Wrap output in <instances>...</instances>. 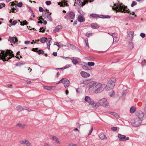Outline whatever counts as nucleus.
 Returning <instances> with one entry per match:
<instances>
[{
	"mask_svg": "<svg viewBox=\"0 0 146 146\" xmlns=\"http://www.w3.org/2000/svg\"><path fill=\"white\" fill-rule=\"evenodd\" d=\"M115 78L113 77L109 80L105 88V89L107 91H109L112 89L115 85Z\"/></svg>",
	"mask_w": 146,
	"mask_h": 146,
	"instance_id": "obj_3",
	"label": "nucleus"
},
{
	"mask_svg": "<svg viewBox=\"0 0 146 146\" xmlns=\"http://www.w3.org/2000/svg\"><path fill=\"white\" fill-rule=\"evenodd\" d=\"M90 16L91 17L93 18H108L110 19V18L111 17L110 16L108 15H98L95 14H90Z\"/></svg>",
	"mask_w": 146,
	"mask_h": 146,
	"instance_id": "obj_9",
	"label": "nucleus"
},
{
	"mask_svg": "<svg viewBox=\"0 0 146 146\" xmlns=\"http://www.w3.org/2000/svg\"><path fill=\"white\" fill-rule=\"evenodd\" d=\"M91 27L93 29H97L99 27V26L97 24L93 23L91 25Z\"/></svg>",
	"mask_w": 146,
	"mask_h": 146,
	"instance_id": "obj_26",
	"label": "nucleus"
},
{
	"mask_svg": "<svg viewBox=\"0 0 146 146\" xmlns=\"http://www.w3.org/2000/svg\"><path fill=\"white\" fill-rule=\"evenodd\" d=\"M18 8L17 7L16 5H15V7H11V9L12 10H15L17 11H18Z\"/></svg>",
	"mask_w": 146,
	"mask_h": 146,
	"instance_id": "obj_44",
	"label": "nucleus"
},
{
	"mask_svg": "<svg viewBox=\"0 0 146 146\" xmlns=\"http://www.w3.org/2000/svg\"><path fill=\"white\" fill-rule=\"evenodd\" d=\"M53 55L54 56H57V54L56 52H53Z\"/></svg>",
	"mask_w": 146,
	"mask_h": 146,
	"instance_id": "obj_64",
	"label": "nucleus"
},
{
	"mask_svg": "<svg viewBox=\"0 0 146 146\" xmlns=\"http://www.w3.org/2000/svg\"><path fill=\"white\" fill-rule=\"evenodd\" d=\"M39 11L40 12H42L44 10L41 7H39Z\"/></svg>",
	"mask_w": 146,
	"mask_h": 146,
	"instance_id": "obj_53",
	"label": "nucleus"
},
{
	"mask_svg": "<svg viewBox=\"0 0 146 146\" xmlns=\"http://www.w3.org/2000/svg\"><path fill=\"white\" fill-rule=\"evenodd\" d=\"M99 137L101 139H104L106 137V139H107V137H106V136L102 133H101L99 135Z\"/></svg>",
	"mask_w": 146,
	"mask_h": 146,
	"instance_id": "obj_23",
	"label": "nucleus"
},
{
	"mask_svg": "<svg viewBox=\"0 0 146 146\" xmlns=\"http://www.w3.org/2000/svg\"><path fill=\"white\" fill-rule=\"evenodd\" d=\"M58 5H60V6L61 7H63L64 6V4H63V3H58Z\"/></svg>",
	"mask_w": 146,
	"mask_h": 146,
	"instance_id": "obj_59",
	"label": "nucleus"
},
{
	"mask_svg": "<svg viewBox=\"0 0 146 146\" xmlns=\"http://www.w3.org/2000/svg\"><path fill=\"white\" fill-rule=\"evenodd\" d=\"M63 80H64V78H62L56 84H58L60 83H62V82H63Z\"/></svg>",
	"mask_w": 146,
	"mask_h": 146,
	"instance_id": "obj_54",
	"label": "nucleus"
},
{
	"mask_svg": "<svg viewBox=\"0 0 146 146\" xmlns=\"http://www.w3.org/2000/svg\"><path fill=\"white\" fill-rule=\"evenodd\" d=\"M78 1L79 2L80 5L83 6L88 2V0H78Z\"/></svg>",
	"mask_w": 146,
	"mask_h": 146,
	"instance_id": "obj_18",
	"label": "nucleus"
},
{
	"mask_svg": "<svg viewBox=\"0 0 146 146\" xmlns=\"http://www.w3.org/2000/svg\"><path fill=\"white\" fill-rule=\"evenodd\" d=\"M30 43V41H26L25 42V44H28Z\"/></svg>",
	"mask_w": 146,
	"mask_h": 146,
	"instance_id": "obj_62",
	"label": "nucleus"
},
{
	"mask_svg": "<svg viewBox=\"0 0 146 146\" xmlns=\"http://www.w3.org/2000/svg\"><path fill=\"white\" fill-rule=\"evenodd\" d=\"M10 4H11V6H13L14 5H16V4L14 3L13 2L10 3Z\"/></svg>",
	"mask_w": 146,
	"mask_h": 146,
	"instance_id": "obj_56",
	"label": "nucleus"
},
{
	"mask_svg": "<svg viewBox=\"0 0 146 146\" xmlns=\"http://www.w3.org/2000/svg\"><path fill=\"white\" fill-rule=\"evenodd\" d=\"M95 64L94 63L92 62H89L88 63V65L89 66H94Z\"/></svg>",
	"mask_w": 146,
	"mask_h": 146,
	"instance_id": "obj_37",
	"label": "nucleus"
},
{
	"mask_svg": "<svg viewBox=\"0 0 146 146\" xmlns=\"http://www.w3.org/2000/svg\"><path fill=\"white\" fill-rule=\"evenodd\" d=\"M17 23V21H14L12 22L11 25H15Z\"/></svg>",
	"mask_w": 146,
	"mask_h": 146,
	"instance_id": "obj_49",
	"label": "nucleus"
},
{
	"mask_svg": "<svg viewBox=\"0 0 146 146\" xmlns=\"http://www.w3.org/2000/svg\"><path fill=\"white\" fill-rule=\"evenodd\" d=\"M111 129L113 131H115L117 130V127H113L111 128Z\"/></svg>",
	"mask_w": 146,
	"mask_h": 146,
	"instance_id": "obj_46",
	"label": "nucleus"
},
{
	"mask_svg": "<svg viewBox=\"0 0 146 146\" xmlns=\"http://www.w3.org/2000/svg\"><path fill=\"white\" fill-rule=\"evenodd\" d=\"M21 25H27L28 24V23L27 21L25 20L23 22H20Z\"/></svg>",
	"mask_w": 146,
	"mask_h": 146,
	"instance_id": "obj_34",
	"label": "nucleus"
},
{
	"mask_svg": "<svg viewBox=\"0 0 146 146\" xmlns=\"http://www.w3.org/2000/svg\"><path fill=\"white\" fill-rule=\"evenodd\" d=\"M78 21L80 22H82L84 21V20L82 17V16L81 15H79L78 17Z\"/></svg>",
	"mask_w": 146,
	"mask_h": 146,
	"instance_id": "obj_25",
	"label": "nucleus"
},
{
	"mask_svg": "<svg viewBox=\"0 0 146 146\" xmlns=\"http://www.w3.org/2000/svg\"><path fill=\"white\" fill-rule=\"evenodd\" d=\"M25 108H26V107L25 106H18L16 107V109L19 111H21L25 109Z\"/></svg>",
	"mask_w": 146,
	"mask_h": 146,
	"instance_id": "obj_21",
	"label": "nucleus"
},
{
	"mask_svg": "<svg viewBox=\"0 0 146 146\" xmlns=\"http://www.w3.org/2000/svg\"><path fill=\"white\" fill-rule=\"evenodd\" d=\"M135 114L138 117V118L141 120L144 119L146 117L145 114L141 111H137L135 113Z\"/></svg>",
	"mask_w": 146,
	"mask_h": 146,
	"instance_id": "obj_7",
	"label": "nucleus"
},
{
	"mask_svg": "<svg viewBox=\"0 0 146 146\" xmlns=\"http://www.w3.org/2000/svg\"><path fill=\"white\" fill-rule=\"evenodd\" d=\"M84 100L90 105L92 104L94 101L92 99H91L90 97L88 96H85Z\"/></svg>",
	"mask_w": 146,
	"mask_h": 146,
	"instance_id": "obj_12",
	"label": "nucleus"
},
{
	"mask_svg": "<svg viewBox=\"0 0 146 146\" xmlns=\"http://www.w3.org/2000/svg\"><path fill=\"white\" fill-rule=\"evenodd\" d=\"M47 39V38L44 37H43L41 38L40 41L42 43H44L46 41Z\"/></svg>",
	"mask_w": 146,
	"mask_h": 146,
	"instance_id": "obj_28",
	"label": "nucleus"
},
{
	"mask_svg": "<svg viewBox=\"0 0 146 146\" xmlns=\"http://www.w3.org/2000/svg\"><path fill=\"white\" fill-rule=\"evenodd\" d=\"M137 4V2L136 1H133L131 4V6L133 7L134 5H136Z\"/></svg>",
	"mask_w": 146,
	"mask_h": 146,
	"instance_id": "obj_43",
	"label": "nucleus"
},
{
	"mask_svg": "<svg viewBox=\"0 0 146 146\" xmlns=\"http://www.w3.org/2000/svg\"><path fill=\"white\" fill-rule=\"evenodd\" d=\"M45 31V29H44L43 27H41L40 28V32H42L43 33H44Z\"/></svg>",
	"mask_w": 146,
	"mask_h": 146,
	"instance_id": "obj_38",
	"label": "nucleus"
},
{
	"mask_svg": "<svg viewBox=\"0 0 146 146\" xmlns=\"http://www.w3.org/2000/svg\"><path fill=\"white\" fill-rule=\"evenodd\" d=\"M23 3H22L21 2H20L17 4V6L19 7H21L22 6Z\"/></svg>",
	"mask_w": 146,
	"mask_h": 146,
	"instance_id": "obj_40",
	"label": "nucleus"
},
{
	"mask_svg": "<svg viewBox=\"0 0 146 146\" xmlns=\"http://www.w3.org/2000/svg\"><path fill=\"white\" fill-rule=\"evenodd\" d=\"M67 2V1H66V2H65L64 3H63L64 6H68V4Z\"/></svg>",
	"mask_w": 146,
	"mask_h": 146,
	"instance_id": "obj_58",
	"label": "nucleus"
},
{
	"mask_svg": "<svg viewBox=\"0 0 146 146\" xmlns=\"http://www.w3.org/2000/svg\"><path fill=\"white\" fill-rule=\"evenodd\" d=\"M9 40L10 41L11 43H13L17 41V38H15V37H10L9 38Z\"/></svg>",
	"mask_w": 146,
	"mask_h": 146,
	"instance_id": "obj_19",
	"label": "nucleus"
},
{
	"mask_svg": "<svg viewBox=\"0 0 146 146\" xmlns=\"http://www.w3.org/2000/svg\"><path fill=\"white\" fill-rule=\"evenodd\" d=\"M5 5V4L2 3H0V8H2Z\"/></svg>",
	"mask_w": 146,
	"mask_h": 146,
	"instance_id": "obj_51",
	"label": "nucleus"
},
{
	"mask_svg": "<svg viewBox=\"0 0 146 146\" xmlns=\"http://www.w3.org/2000/svg\"><path fill=\"white\" fill-rule=\"evenodd\" d=\"M136 111V108L134 106L131 107L130 109V112L131 113H134Z\"/></svg>",
	"mask_w": 146,
	"mask_h": 146,
	"instance_id": "obj_24",
	"label": "nucleus"
},
{
	"mask_svg": "<svg viewBox=\"0 0 146 146\" xmlns=\"http://www.w3.org/2000/svg\"><path fill=\"white\" fill-rule=\"evenodd\" d=\"M103 90L104 88L102 84L98 82L94 92L95 94H97L101 93Z\"/></svg>",
	"mask_w": 146,
	"mask_h": 146,
	"instance_id": "obj_4",
	"label": "nucleus"
},
{
	"mask_svg": "<svg viewBox=\"0 0 146 146\" xmlns=\"http://www.w3.org/2000/svg\"><path fill=\"white\" fill-rule=\"evenodd\" d=\"M13 52L11 50H7L6 52H5L4 50H1V52H0V58L3 60V61H8V60L11 58V57L9 56L7 57V56L9 55L12 57H14V55Z\"/></svg>",
	"mask_w": 146,
	"mask_h": 146,
	"instance_id": "obj_2",
	"label": "nucleus"
},
{
	"mask_svg": "<svg viewBox=\"0 0 146 146\" xmlns=\"http://www.w3.org/2000/svg\"><path fill=\"white\" fill-rule=\"evenodd\" d=\"M88 60L89 61H93L94 60L93 58L92 57H89L88 58Z\"/></svg>",
	"mask_w": 146,
	"mask_h": 146,
	"instance_id": "obj_55",
	"label": "nucleus"
},
{
	"mask_svg": "<svg viewBox=\"0 0 146 146\" xmlns=\"http://www.w3.org/2000/svg\"><path fill=\"white\" fill-rule=\"evenodd\" d=\"M26 139H23V140H21L19 142L20 143L22 144H25V141Z\"/></svg>",
	"mask_w": 146,
	"mask_h": 146,
	"instance_id": "obj_41",
	"label": "nucleus"
},
{
	"mask_svg": "<svg viewBox=\"0 0 146 146\" xmlns=\"http://www.w3.org/2000/svg\"><path fill=\"white\" fill-rule=\"evenodd\" d=\"M52 139L53 140H54L57 143H58L59 144L60 143L59 139L56 137L54 136H53L52 137Z\"/></svg>",
	"mask_w": 146,
	"mask_h": 146,
	"instance_id": "obj_31",
	"label": "nucleus"
},
{
	"mask_svg": "<svg viewBox=\"0 0 146 146\" xmlns=\"http://www.w3.org/2000/svg\"><path fill=\"white\" fill-rule=\"evenodd\" d=\"M97 83L98 82L95 81H93L88 84L89 92H91L92 91L94 92Z\"/></svg>",
	"mask_w": 146,
	"mask_h": 146,
	"instance_id": "obj_5",
	"label": "nucleus"
},
{
	"mask_svg": "<svg viewBox=\"0 0 146 146\" xmlns=\"http://www.w3.org/2000/svg\"><path fill=\"white\" fill-rule=\"evenodd\" d=\"M80 74L83 77L87 78L90 76V74L84 71L81 72H80Z\"/></svg>",
	"mask_w": 146,
	"mask_h": 146,
	"instance_id": "obj_16",
	"label": "nucleus"
},
{
	"mask_svg": "<svg viewBox=\"0 0 146 146\" xmlns=\"http://www.w3.org/2000/svg\"><path fill=\"white\" fill-rule=\"evenodd\" d=\"M83 69L85 70H89V68L87 65H84L82 66Z\"/></svg>",
	"mask_w": 146,
	"mask_h": 146,
	"instance_id": "obj_36",
	"label": "nucleus"
},
{
	"mask_svg": "<svg viewBox=\"0 0 146 146\" xmlns=\"http://www.w3.org/2000/svg\"><path fill=\"white\" fill-rule=\"evenodd\" d=\"M142 121L138 118H136L132 119L131 122L133 126L137 127L141 123Z\"/></svg>",
	"mask_w": 146,
	"mask_h": 146,
	"instance_id": "obj_8",
	"label": "nucleus"
},
{
	"mask_svg": "<svg viewBox=\"0 0 146 146\" xmlns=\"http://www.w3.org/2000/svg\"><path fill=\"white\" fill-rule=\"evenodd\" d=\"M113 114L115 116L116 118L118 119L119 118V116L117 113L114 112L113 113Z\"/></svg>",
	"mask_w": 146,
	"mask_h": 146,
	"instance_id": "obj_42",
	"label": "nucleus"
},
{
	"mask_svg": "<svg viewBox=\"0 0 146 146\" xmlns=\"http://www.w3.org/2000/svg\"><path fill=\"white\" fill-rule=\"evenodd\" d=\"M44 146H51L50 144L47 143H45L44 144Z\"/></svg>",
	"mask_w": 146,
	"mask_h": 146,
	"instance_id": "obj_57",
	"label": "nucleus"
},
{
	"mask_svg": "<svg viewBox=\"0 0 146 146\" xmlns=\"http://www.w3.org/2000/svg\"><path fill=\"white\" fill-rule=\"evenodd\" d=\"M32 50L34 52H36L38 54H44V51L42 50H38L37 48H33Z\"/></svg>",
	"mask_w": 146,
	"mask_h": 146,
	"instance_id": "obj_14",
	"label": "nucleus"
},
{
	"mask_svg": "<svg viewBox=\"0 0 146 146\" xmlns=\"http://www.w3.org/2000/svg\"><path fill=\"white\" fill-rule=\"evenodd\" d=\"M43 88L44 89L48 90H51L52 89V88L48 86H44Z\"/></svg>",
	"mask_w": 146,
	"mask_h": 146,
	"instance_id": "obj_35",
	"label": "nucleus"
},
{
	"mask_svg": "<svg viewBox=\"0 0 146 146\" xmlns=\"http://www.w3.org/2000/svg\"><path fill=\"white\" fill-rule=\"evenodd\" d=\"M62 29V26L61 25H58L57 26L55 29L53 31L54 32L56 33L60 31Z\"/></svg>",
	"mask_w": 146,
	"mask_h": 146,
	"instance_id": "obj_20",
	"label": "nucleus"
},
{
	"mask_svg": "<svg viewBox=\"0 0 146 146\" xmlns=\"http://www.w3.org/2000/svg\"><path fill=\"white\" fill-rule=\"evenodd\" d=\"M93 129L92 127H91V129L89 131V133L88 134V135H90L91 134L93 131Z\"/></svg>",
	"mask_w": 146,
	"mask_h": 146,
	"instance_id": "obj_52",
	"label": "nucleus"
},
{
	"mask_svg": "<svg viewBox=\"0 0 146 146\" xmlns=\"http://www.w3.org/2000/svg\"><path fill=\"white\" fill-rule=\"evenodd\" d=\"M25 141V144L27 146H31V143H30L28 140L26 139Z\"/></svg>",
	"mask_w": 146,
	"mask_h": 146,
	"instance_id": "obj_30",
	"label": "nucleus"
},
{
	"mask_svg": "<svg viewBox=\"0 0 146 146\" xmlns=\"http://www.w3.org/2000/svg\"><path fill=\"white\" fill-rule=\"evenodd\" d=\"M16 126H18L21 129H24L27 128V125L25 124H22L20 123H18L17 124Z\"/></svg>",
	"mask_w": 146,
	"mask_h": 146,
	"instance_id": "obj_15",
	"label": "nucleus"
},
{
	"mask_svg": "<svg viewBox=\"0 0 146 146\" xmlns=\"http://www.w3.org/2000/svg\"><path fill=\"white\" fill-rule=\"evenodd\" d=\"M100 106L104 107L107 108L109 106V103L107 100L105 98H103L98 101Z\"/></svg>",
	"mask_w": 146,
	"mask_h": 146,
	"instance_id": "obj_6",
	"label": "nucleus"
},
{
	"mask_svg": "<svg viewBox=\"0 0 146 146\" xmlns=\"http://www.w3.org/2000/svg\"><path fill=\"white\" fill-rule=\"evenodd\" d=\"M78 61L77 60L73 59L72 60V62L75 65H76L78 63Z\"/></svg>",
	"mask_w": 146,
	"mask_h": 146,
	"instance_id": "obj_39",
	"label": "nucleus"
},
{
	"mask_svg": "<svg viewBox=\"0 0 146 146\" xmlns=\"http://www.w3.org/2000/svg\"><path fill=\"white\" fill-rule=\"evenodd\" d=\"M66 68L64 67V68H55V69L56 70H60L62 69H65Z\"/></svg>",
	"mask_w": 146,
	"mask_h": 146,
	"instance_id": "obj_60",
	"label": "nucleus"
},
{
	"mask_svg": "<svg viewBox=\"0 0 146 146\" xmlns=\"http://www.w3.org/2000/svg\"><path fill=\"white\" fill-rule=\"evenodd\" d=\"M134 32H133V31H131V32L129 33V35H131V37H133V35H134Z\"/></svg>",
	"mask_w": 146,
	"mask_h": 146,
	"instance_id": "obj_48",
	"label": "nucleus"
},
{
	"mask_svg": "<svg viewBox=\"0 0 146 146\" xmlns=\"http://www.w3.org/2000/svg\"><path fill=\"white\" fill-rule=\"evenodd\" d=\"M140 36L144 38L145 36V35L144 33H141Z\"/></svg>",
	"mask_w": 146,
	"mask_h": 146,
	"instance_id": "obj_50",
	"label": "nucleus"
},
{
	"mask_svg": "<svg viewBox=\"0 0 146 146\" xmlns=\"http://www.w3.org/2000/svg\"><path fill=\"white\" fill-rule=\"evenodd\" d=\"M52 40L51 38H48L47 39L46 41V44L47 46H50V42Z\"/></svg>",
	"mask_w": 146,
	"mask_h": 146,
	"instance_id": "obj_29",
	"label": "nucleus"
},
{
	"mask_svg": "<svg viewBox=\"0 0 146 146\" xmlns=\"http://www.w3.org/2000/svg\"><path fill=\"white\" fill-rule=\"evenodd\" d=\"M69 81L68 79H65L63 80L62 83L64 84V86L65 88H67L69 85Z\"/></svg>",
	"mask_w": 146,
	"mask_h": 146,
	"instance_id": "obj_13",
	"label": "nucleus"
},
{
	"mask_svg": "<svg viewBox=\"0 0 146 146\" xmlns=\"http://www.w3.org/2000/svg\"><path fill=\"white\" fill-rule=\"evenodd\" d=\"M133 47H134L133 44L132 42H130L128 46V47L130 49H132L133 48Z\"/></svg>",
	"mask_w": 146,
	"mask_h": 146,
	"instance_id": "obj_27",
	"label": "nucleus"
},
{
	"mask_svg": "<svg viewBox=\"0 0 146 146\" xmlns=\"http://www.w3.org/2000/svg\"><path fill=\"white\" fill-rule=\"evenodd\" d=\"M46 3L47 5H49L51 4V2L50 1H48L46 2Z\"/></svg>",
	"mask_w": 146,
	"mask_h": 146,
	"instance_id": "obj_45",
	"label": "nucleus"
},
{
	"mask_svg": "<svg viewBox=\"0 0 146 146\" xmlns=\"http://www.w3.org/2000/svg\"><path fill=\"white\" fill-rule=\"evenodd\" d=\"M29 11H31V13L32 14H33V11L32 10V9L30 8V7H29Z\"/></svg>",
	"mask_w": 146,
	"mask_h": 146,
	"instance_id": "obj_63",
	"label": "nucleus"
},
{
	"mask_svg": "<svg viewBox=\"0 0 146 146\" xmlns=\"http://www.w3.org/2000/svg\"><path fill=\"white\" fill-rule=\"evenodd\" d=\"M118 38L116 37H114L113 38V43H116L118 41Z\"/></svg>",
	"mask_w": 146,
	"mask_h": 146,
	"instance_id": "obj_32",
	"label": "nucleus"
},
{
	"mask_svg": "<svg viewBox=\"0 0 146 146\" xmlns=\"http://www.w3.org/2000/svg\"><path fill=\"white\" fill-rule=\"evenodd\" d=\"M69 16L71 19H73L74 18L75 15L73 12L71 11L69 13Z\"/></svg>",
	"mask_w": 146,
	"mask_h": 146,
	"instance_id": "obj_22",
	"label": "nucleus"
},
{
	"mask_svg": "<svg viewBox=\"0 0 146 146\" xmlns=\"http://www.w3.org/2000/svg\"><path fill=\"white\" fill-rule=\"evenodd\" d=\"M92 33H87L86 34V36L87 37H89L90 36H92Z\"/></svg>",
	"mask_w": 146,
	"mask_h": 146,
	"instance_id": "obj_47",
	"label": "nucleus"
},
{
	"mask_svg": "<svg viewBox=\"0 0 146 146\" xmlns=\"http://www.w3.org/2000/svg\"><path fill=\"white\" fill-rule=\"evenodd\" d=\"M108 33L111 36H114L115 35L114 34V33Z\"/></svg>",
	"mask_w": 146,
	"mask_h": 146,
	"instance_id": "obj_61",
	"label": "nucleus"
},
{
	"mask_svg": "<svg viewBox=\"0 0 146 146\" xmlns=\"http://www.w3.org/2000/svg\"><path fill=\"white\" fill-rule=\"evenodd\" d=\"M118 137L119 138V140L120 141H125L129 139V137H126V136L120 134H118Z\"/></svg>",
	"mask_w": 146,
	"mask_h": 146,
	"instance_id": "obj_10",
	"label": "nucleus"
},
{
	"mask_svg": "<svg viewBox=\"0 0 146 146\" xmlns=\"http://www.w3.org/2000/svg\"><path fill=\"white\" fill-rule=\"evenodd\" d=\"M85 42L86 44L87 47V48L88 49L89 48V44L88 43V39L87 38H86L85 39Z\"/></svg>",
	"mask_w": 146,
	"mask_h": 146,
	"instance_id": "obj_33",
	"label": "nucleus"
},
{
	"mask_svg": "<svg viewBox=\"0 0 146 146\" xmlns=\"http://www.w3.org/2000/svg\"><path fill=\"white\" fill-rule=\"evenodd\" d=\"M122 5V3L114 4L113 7H112V9L114 10H116L121 13H127L130 15H134L135 17H137V15L135 14L134 12H131L129 9H127V7L125 5Z\"/></svg>",
	"mask_w": 146,
	"mask_h": 146,
	"instance_id": "obj_1",
	"label": "nucleus"
},
{
	"mask_svg": "<svg viewBox=\"0 0 146 146\" xmlns=\"http://www.w3.org/2000/svg\"><path fill=\"white\" fill-rule=\"evenodd\" d=\"M51 14V13H50L49 12H48L47 13L46 12L45 15H44V17L46 18L48 21H52V19L50 16Z\"/></svg>",
	"mask_w": 146,
	"mask_h": 146,
	"instance_id": "obj_11",
	"label": "nucleus"
},
{
	"mask_svg": "<svg viewBox=\"0 0 146 146\" xmlns=\"http://www.w3.org/2000/svg\"><path fill=\"white\" fill-rule=\"evenodd\" d=\"M90 105L92 106L93 108H96L100 106L99 102L95 103L94 101H93V102Z\"/></svg>",
	"mask_w": 146,
	"mask_h": 146,
	"instance_id": "obj_17",
	"label": "nucleus"
}]
</instances>
